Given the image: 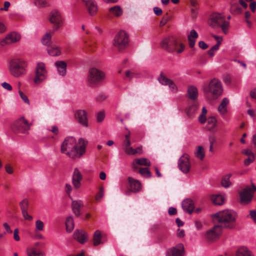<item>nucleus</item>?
Listing matches in <instances>:
<instances>
[{
	"mask_svg": "<svg viewBox=\"0 0 256 256\" xmlns=\"http://www.w3.org/2000/svg\"><path fill=\"white\" fill-rule=\"evenodd\" d=\"M220 42L212 46L210 50L208 51V54L210 56H212L214 55V51L217 50L219 48Z\"/></svg>",
	"mask_w": 256,
	"mask_h": 256,
	"instance_id": "nucleus-46",
	"label": "nucleus"
},
{
	"mask_svg": "<svg viewBox=\"0 0 256 256\" xmlns=\"http://www.w3.org/2000/svg\"><path fill=\"white\" fill-rule=\"evenodd\" d=\"M47 76V72L45 65L43 62L37 64L36 68L35 76L34 78V82L36 84H39L44 81Z\"/></svg>",
	"mask_w": 256,
	"mask_h": 256,
	"instance_id": "nucleus-9",
	"label": "nucleus"
},
{
	"mask_svg": "<svg viewBox=\"0 0 256 256\" xmlns=\"http://www.w3.org/2000/svg\"><path fill=\"white\" fill-rule=\"evenodd\" d=\"M255 156L254 155H252V156H250L248 157V158H246L244 161V164L245 166H248L249 165L251 162H253L254 160Z\"/></svg>",
	"mask_w": 256,
	"mask_h": 256,
	"instance_id": "nucleus-52",
	"label": "nucleus"
},
{
	"mask_svg": "<svg viewBox=\"0 0 256 256\" xmlns=\"http://www.w3.org/2000/svg\"><path fill=\"white\" fill-rule=\"evenodd\" d=\"M106 78L105 73L96 68L90 69L88 75V82L92 86H96L102 84Z\"/></svg>",
	"mask_w": 256,
	"mask_h": 256,
	"instance_id": "nucleus-5",
	"label": "nucleus"
},
{
	"mask_svg": "<svg viewBox=\"0 0 256 256\" xmlns=\"http://www.w3.org/2000/svg\"><path fill=\"white\" fill-rule=\"evenodd\" d=\"M75 118L78 122L82 126H88V116L86 112L84 110H78L75 112Z\"/></svg>",
	"mask_w": 256,
	"mask_h": 256,
	"instance_id": "nucleus-13",
	"label": "nucleus"
},
{
	"mask_svg": "<svg viewBox=\"0 0 256 256\" xmlns=\"http://www.w3.org/2000/svg\"><path fill=\"white\" fill-rule=\"evenodd\" d=\"M242 153L248 156H252V155H254V153L249 149L243 150H242Z\"/></svg>",
	"mask_w": 256,
	"mask_h": 256,
	"instance_id": "nucleus-59",
	"label": "nucleus"
},
{
	"mask_svg": "<svg viewBox=\"0 0 256 256\" xmlns=\"http://www.w3.org/2000/svg\"><path fill=\"white\" fill-rule=\"evenodd\" d=\"M139 172L145 178H150L151 172L147 168H140L139 170Z\"/></svg>",
	"mask_w": 256,
	"mask_h": 256,
	"instance_id": "nucleus-41",
	"label": "nucleus"
},
{
	"mask_svg": "<svg viewBox=\"0 0 256 256\" xmlns=\"http://www.w3.org/2000/svg\"><path fill=\"white\" fill-rule=\"evenodd\" d=\"M19 94L22 98V99L24 101V102L27 104H30V102L28 98L26 95H25L22 91L19 90L18 92Z\"/></svg>",
	"mask_w": 256,
	"mask_h": 256,
	"instance_id": "nucleus-54",
	"label": "nucleus"
},
{
	"mask_svg": "<svg viewBox=\"0 0 256 256\" xmlns=\"http://www.w3.org/2000/svg\"><path fill=\"white\" fill-rule=\"evenodd\" d=\"M172 38H166L162 40L160 42V46L163 49L168 50Z\"/></svg>",
	"mask_w": 256,
	"mask_h": 256,
	"instance_id": "nucleus-40",
	"label": "nucleus"
},
{
	"mask_svg": "<svg viewBox=\"0 0 256 256\" xmlns=\"http://www.w3.org/2000/svg\"><path fill=\"white\" fill-rule=\"evenodd\" d=\"M104 113L102 111H100L98 112L96 116V120L98 122H102L104 118Z\"/></svg>",
	"mask_w": 256,
	"mask_h": 256,
	"instance_id": "nucleus-49",
	"label": "nucleus"
},
{
	"mask_svg": "<svg viewBox=\"0 0 256 256\" xmlns=\"http://www.w3.org/2000/svg\"><path fill=\"white\" fill-rule=\"evenodd\" d=\"M54 32H47L42 38V42L44 45L48 47L51 45L52 36Z\"/></svg>",
	"mask_w": 256,
	"mask_h": 256,
	"instance_id": "nucleus-30",
	"label": "nucleus"
},
{
	"mask_svg": "<svg viewBox=\"0 0 256 256\" xmlns=\"http://www.w3.org/2000/svg\"><path fill=\"white\" fill-rule=\"evenodd\" d=\"M229 103V100L227 98H224L218 108V112L222 114L227 112V106Z\"/></svg>",
	"mask_w": 256,
	"mask_h": 256,
	"instance_id": "nucleus-29",
	"label": "nucleus"
},
{
	"mask_svg": "<svg viewBox=\"0 0 256 256\" xmlns=\"http://www.w3.org/2000/svg\"><path fill=\"white\" fill-rule=\"evenodd\" d=\"M184 46L182 43L179 44L176 39L172 38L167 51L171 52H176L177 53L180 54L184 51Z\"/></svg>",
	"mask_w": 256,
	"mask_h": 256,
	"instance_id": "nucleus-15",
	"label": "nucleus"
},
{
	"mask_svg": "<svg viewBox=\"0 0 256 256\" xmlns=\"http://www.w3.org/2000/svg\"><path fill=\"white\" fill-rule=\"evenodd\" d=\"M104 196V188L103 187H100L98 192L96 196V200H100Z\"/></svg>",
	"mask_w": 256,
	"mask_h": 256,
	"instance_id": "nucleus-55",
	"label": "nucleus"
},
{
	"mask_svg": "<svg viewBox=\"0 0 256 256\" xmlns=\"http://www.w3.org/2000/svg\"><path fill=\"white\" fill-rule=\"evenodd\" d=\"M36 226L37 230H42L44 226V222L40 220H37L36 222Z\"/></svg>",
	"mask_w": 256,
	"mask_h": 256,
	"instance_id": "nucleus-50",
	"label": "nucleus"
},
{
	"mask_svg": "<svg viewBox=\"0 0 256 256\" xmlns=\"http://www.w3.org/2000/svg\"><path fill=\"white\" fill-rule=\"evenodd\" d=\"M21 211L28 210L29 207V203L28 199L23 200L20 204Z\"/></svg>",
	"mask_w": 256,
	"mask_h": 256,
	"instance_id": "nucleus-44",
	"label": "nucleus"
},
{
	"mask_svg": "<svg viewBox=\"0 0 256 256\" xmlns=\"http://www.w3.org/2000/svg\"><path fill=\"white\" fill-rule=\"evenodd\" d=\"M47 52L51 56H58L61 54V48L55 44H51L47 48Z\"/></svg>",
	"mask_w": 256,
	"mask_h": 256,
	"instance_id": "nucleus-26",
	"label": "nucleus"
},
{
	"mask_svg": "<svg viewBox=\"0 0 256 256\" xmlns=\"http://www.w3.org/2000/svg\"><path fill=\"white\" fill-rule=\"evenodd\" d=\"M254 196V193L249 186H246L240 192V203L247 204L250 202Z\"/></svg>",
	"mask_w": 256,
	"mask_h": 256,
	"instance_id": "nucleus-11",
	"label": "nucleus"
},
{
	"mask_svg": "<svg viewBox=\"0 0 256 256\" xmlns=\"http://www.w3.org/2000/svg\"><path fill=\"white\" fill-rule=\"evenodd\" d=\"M222 228L219 224L215 225L206 232L205 235L206 240L212 242L218 238L222 233Z\"/></svg>",
	"mask_w": 256,
	"mask_h": 256,
	"instance_id": "nucleus-12",
	"label": "nucleus"
},
{
	"mask_svg": "<svg viewBox=\"0 0 256 256\" xmlns=\"http://www.w3.org/2000/svg\"><path fill=\"white\" fill-rule=\"evenodd\" d=\"M250 216L253 220L256 222V210H252L250 211Z\"/></svg>",
	"mask_w": 256,
	"mask_h": 256,
	"instance_id": "nucleus-64",
	"label": "nucleus"
},
{
	"mask_svg": "<svg viewBox=\"0 0 256 256\" xmlns=\"http://www.w3.org/2000/svg\"><path fill=\"white\" fill-rule=\"evenodd\" d=\"M214 218L222 228L233 229L236 226L237 214L236 212L231 210H224L219 212L214 215Z\"/></svg>",
	"mask_w": 256,
	"mask_h": 256,
	"instance_id": "nucleus-2",
	"label": "nucleus"
},
{
	"mask_svg": "<svg viewBox=\"0 0 256 256\" xmlns=\"http://www.w3.org/2000/svg\"><path fill=\"white\" fill-rule=\"evenodd\" d=\"M188 94L191 100H194L198 96V90L197 88L193 86H190L188 89Z\"/></svg>",
	"mask_w": 256,
	"mask_h": 256,
	"instance_id": "nucleus-28",
	"label": "nucleus"
},
{
	"mask_svg": "<svg viewBox=\"0 0 256 256\" xmlns=\"http://www.w3.org/2000/svg\"><path fill=\"white\" fill-rule=\"evenodd\" d=\"M86 6L87 8L89 14L91 16H94L96 14L98 8L97 4L95 2L90 3Z\"/></svg>",
	"mask_w": 256,
	"mask_h": 256,
	"instance_id": "nucleus-31",
	"label": "nucleus"
},
{
	"mask_svg": "<svg viewBox=\"0 0 256 256\" xmlns=\"http://www.w3.org/2000/svg\"><path fill=\"white\" fill-rule=\"evenodd\" d=\"M88 144V142L82 138L76 142L74 138L68 137L62 144L61 152L73 159L80 158L85 153Z\"/></svg>",
	"mask_w": 256,
	"mask_h": 256,
	"instance_id": "nucleus-1",
	"label": "nucleus"
},
{
	"mask_svg": "<svg viewBox=\"0 0 256 256\" xmlns=\"http://www.w3.org/2000/svg\"><path fill=\"white\" fill-rule=\"evenodd\" d=\"M27 62L22 59H14L10 61L9 70L14 77L18 78L26 74Z\"/></svg>",
	"mask_w": 256,
	"mask_h": 256,
	"instance_id": "nucleus-3",
	"label": "nucleus"
},
{
	"mask_svg": "<svg viewBox=\"0 0 256 256\" xmlns=\"http://www.w3.org/2000/svg\"><path fill=\"white\" fill-rule=\"evenodd\" d=\"M154 12L156 15L158 16H160L162 14V10L158 7H154L153 8Z\"/></svg>",
	"mask_w": 256,
	"mask_h": 256,
	"instance_id": "nucleus-57",
	"label": "nucleus"
},
{
	"mask_svg": "<svg viewBox=\"0 0 256 256\" xmlns=\"http://www.w3.org/2000/svg\"><path fill=\"white\" fill-rule=\"evenodd\" d=\"M55 66L57 68L58 74L64 76L66 72V64L64 61H57L55 62Z\"/></svg>",
	"mask_w": 256,
	"mask_h": 256,
	"instance_id": "nucleus-25",
	"label": "nucleus"
},
{
	"mask_svg": "<svg viewBox=\"0 0 256 256\" xmlns=\"http://www.w3.org/2000/svg\"><path fill=\"white\" fill-rule=\"evenodd\" d=\"M178 168L184 173H188L190 170V160L188 154H184L178 160Z\"/></svg>",
	"mask_w": 256,
	"mask_h": 256,
	"instance_id": "nucleus-14",
	"label": "nucleus"
},
{
	"mask_svg": "<svg viewBox=\"0 0 256 256\" xmlns=\"http://www.w3.org/2000/svg\"><path fill=\"white\" fill-rule=\"evenodd\" d=\"M129 190L133 192H138L142 190V184L140 182L132 177L128 178Z\"/></svg>",
	"mask_w": 256,
	"mask_h": 256,
	"instance_id": "nucleus-17",
	"label": "nucleus"
},
{
	"mask_svg": "<svg viewBox=\"0 0 256 256\" xmlns=\"http://www.w3.org/2000/svg\"><path fill=\"white\" fill-rule=\"evenodd\" d=\"M183 210L189 213L192 214L194 210V203L190 199H186L182 202Z\"/></svg>",
	"mask_w": 256,
	"mask_h": 256,
	"instance_id": "nucleus-24",
	"label": "nucleus"
},
{
	"mask_svg": "<svg viewBox=\"0 0 256 256\" xmlns=\"http://www.w3.org/2000/svg\"><path fill=\"white\" fill-rule=\"evenodd\" d=\"M212 202L216 205H222L224 202V197L220 194L212 196L211 198Z\"/></svg>",
	"mask_w": 256,
	"mask_h": 256,
	"instance_id": "nucleus-34",
	"label": "nucleus"
},
{
	"mask_svg": "<svg viewBox=\"0 0 256 256\" xmlns=\"http://www.w3.org/2000/svg\"><path fill=\"white\" fill-rule=\"evenodd\" d=\"M74 238L81 244H84L88 238V234L83 230H76L73 234Z\"/></svg>",
	"mask_w": 256,
	"mask_h": 256,
	"instance_id": "nucleus-19",
	"label": "nucleus"
},
{
	"mask_svg": "<svg viewBox=\"0 0 256 256\" xmlns=\"http://www.w3.org/2000/svg\"><path fill=\"white\" fill-rule=\"evenodd\" d=\"M170 18L168 16V13L162 18L161 21L160 22V26H164L169 20Z\"/></svg>",
	"mask_w": 256,
	"mask_h": 256,
	"instance_id": "nucleus-48",
	"label": "nucleus"
},
{
	"mask_svg": "<svg viewBox=\"0 0 256 256\" xmlns=\"http://www.w3.org/2000/svg\"><path fill=\"white\" fill-rule=\"evenodd\" d=\"M5 170L6 172L8 174H12L14 172L12 168L8 164L5 166Z\"/></svg>",
	"mask_w": 256,
	"mask_h": 256,
	"instance_id": "nucleus-56",
	"label": "nucleus"
},
{
	"mask_svg": "<svg viewBox=\"0 0 256 256\" xmlns=\"http://www.w3.org/2000/svg\"><path fill=\"white\" fill-rule=\"evenodd\" d=\"M82 176L80 170L78 168H76L74 170L72 176V182L73 185L76 188H78L80 186V182L81 180H82Z\"/></svg>",
	"mask_w": 256,
	"mask_h": 256,
	"instance_id": "nucleus-22",
	"label": "nucleus"
},
{
	"mask_svg": "<svg viewBox=\"0 0 256 256\" xmlns=\"http://www.w3.org/2000/svg\"><path fill=\"white\" fill-rule=\"evenodd\" d=\"M198 34L194 30H190V34L188 36V44L190 48H194L196 39L198 38Z\"/></svg>",
	"mask_w": 256,
	"mask_h": 256,
	"instance_id": "nucleus-27",
	"label": "nucleus"
},
{
	"mask_svg": "<svg viewBox=\"0 0 256 256\" xmlns=\"http://www.w3.org/2000/svg\"><path fill=\"white\" fill-rule=\"evenodd\" d=\"M250 8L253 12H254L256 9V2L253 1L250 2Z\"/></svg>",
	"mask_w": 256,
	"mask_h": 256,
	"instance_id": "nucleus-63",
	"label": "nucleus"
},
{
	"mask_svg": "<svg viewBox=\"0 0 256 256\" xmlns=\"http://www.w3.org/2000/svg\"><path fill=\"white\" fill-rule=\"evenodd\" d=\"M14 238L16 241H18L20 240V238L18 236V230L16 228L14 232Z\"/></svg>",
	"mask_w": 256,
	"mask_h": 256,
	"instance_id": "nucleus-60",
	"label": "nucleus"
},
{
	"mask_svg": "<svg viewBox=\"0 0 256 256\" xmlns=\"http://www.w3.org/2000/svg\"><path fill=\"white\" fill-rule=\"evenodd\" d=\"M230 10L232 13L234 14H240L242 12L241 8L238 4H234L232 5Z\"/></svg>",
	"mask_w": 256,
	"mask_h": 256,
	"instance_id": "nucleus-45",
	"label": "nucleus"
},
{
	"mask_svg": "<svg viewBox=\"0 0 256 256\" xmlns=\"http://www.w3.org/2000/svg\"><path fill=\"white\" fill-rule=\"evenodd\" d=\"M198 46L202 50H206L208 47V45L204 41H200L198 42Z\"/></svg>",
	"mask_w": 256,
	"mask_h": 256,
	"instance_id": "nucleus-61",
	"label": "nucleus"
},
{
	"mask_svg": "<svg viewBox=\"0 0 256 256\" xmlns=\"http://www.w3.org/2000/svg\"><path fill=\"white\" fill-rule=\"evenodd\" d=\"M129 35L123 30L118 32L113 40V44L119 51L125 49L128 45Z\"/></svg>",
	"mask_w": 256,
	"mask_h": 256,
	"instance_id": "nucleus-7",
	"label": "nucleus"
},
{
	"mask_svg": "<svg viewBox=\"0 0 256 256\" xmlns=\"http://www.w3.org/2000/svg\"><path fill=\"white\" fill-rule=\"evenodd\" d=\"M124 150L125 153L128 155H136L134 148H132L131 146L124 148Z\"/></svg>",
	"mask_w": 256,
	"mask_h": 256,
	"instance_id": "nucleus-51",
	"label": "nucleus"
},
{
	"mask_svg": "<svg viewBox=\"0 0 256 256\" xmlns=\"http://www.w3.org/2000/svg\"><path fill=\"white\" fill-rule=\"evenodd\" d=\"M66 231L70 232H71L74 226V220L72 216H68L66 218Z\"/></svg>",
	"mask_w": 256,
	"mask_h": 256,
	"instance_id": "nucleus-35",
	"label": "nucleus"
},
{
	"mask_svg": "<svg viewBox=\"0 0 256 256\" xmlns=\"http://www.w3.org/2000/svg\"><path fill=\"white\" fill-rule=\"evenodd\" d=\"M30 126L28 120L22 117L14 122L11 124V129L15 134H28Z\"/></svg>",
	"mask_w": 256,
	"mask_h": 256,
	"instance_id": "nucleus-8",
	"label": "nucleus"
},
{
	"mask_svg": "<svg viewBox=\"0 0 256 256\" xmlns=\"http://www.w3.org/2000/svg\"><path fill=\"white\" fill-rule=\"evenodd\" d=\"M208 112L206 107H203L201 114L198 116V121L201 124H204L206 121V115Z\"/></svg>",
	"mask_w": 256,
	"mask_h": 256,
	"instance_id": "nucleus-39",
	"label": "nucleus"
},
{
	"mask_svg": "<svg viewBox=\"0 0 256 256\" xmlns=\"http://www.w3.org/2000/svg\"><path fill=\"white\" fill-rule=\"evenodd\" d=\"M28 256H45L44 252L38 250L37 251L35 248H32L27 250Z\"/></svg>",
	"mask_w": 256,
	"mask_h": 256,
	"instance_id": "nucleus-37",
	"label": "nucleus"
},
{
	"mask_svg": "<svg viewBox=\"0 0 256 256\" xmlns=\"http://www.w3.org/2000/svg\"><path fill=\"white\" fill-rule=\"evenodd\" d=\"M102 235L101 232L99 230H96L93 236V244L94 246H97L102 243Z\"/></svg>",
	"mask_w": 256,
	"mask_h": 256,
	"instance_id": "nucleus-33",
	"label": "nucleus"
},
{
	"mask_svg": "<svg viewBox=\"0 0 256 256\" xmlns=\"http://www.w3.org/2000/svg\"><path fill=\"white\" fill-rule=\"evenodd\" d=\"M70 198L72 199L71 197ZM72 200V212L76 216H78L80 214V209L83 206L82 202L80 200Z\"/></svg>",
	"mask_w": 256,
	"mask_h": 256,
	"instance_id": "nucleus-23",
	"label": "nucleus"
},
{
	"mask_svg": "<svg viewBox=\"0 0 256 256\" xmlns=\"http://www.w3.org/2000/svg\"><path fill=\"white\" fill-rule=\"evenodd\" d=\"M35 4L40 7L48 6L49 4L45 0H35Z\"/></svg>",
	"mask_w": 256,
	"mask_h": 256,
	"instance_id": "nucleus-47",
	"label": "nucleus"
},
{
	"mask_svg": "<svg viewBox=\"0 0 256 256\" xmlns=\"http://www.w3.org/2000/svg\"><path fill=\"white\" fill-rule=\"evenodd\" d=\"M158 80L159 82L162 85H168L172 92H176L177 91V87L174 82L165 76L162 73L160 74Z\"/></svg>",
	"mask_w": 256,
	"mask_h": 256,
	"instance_id": "nucleus-18",
	"label": "nucleus"
},
{
	"mask_svg": "<svg viewBox=\"0 0 256 256\" xmlns=\"http://www.w3.org/2000/svg\"><path fill=\"white\" fill-rule=\"evenodd\" d=\"M208 24L213 28L220 27L224 34H226L229 26V22L226 20L224 16L218 13H214L210 15Z\"/></svg>",
	"mask_w": 256,
	"mask_h": 256,
	"instance_id": "nucleus-6",
	"label": "nucleus"
},
{
	"mask_svg": "<svg viewBox=\"0 0 256 256\" xmlns=\"http://www.w3.org/2000/svg\"><path fill=\"white\" fill-rule=\"evenodd\" d=\"M49 20L54 24L53 31L58 30L62 24V18L60 12L56 10H52L50 14Z\"/></svg>",
	"mask_w": 256,
	"mask_h": 256,
	"instance_id": "nucleus-10",
	"label": "nucleus"
},
{
	"mask_svg": "<svg viewBox=\"0 0 256 256\" xmlns=\"http://www.w3.org/2000/svg\"><path fill=\"white\" fill-rule=\"evenodd\" d=\"M184 246L182 244H177L175 247H174L169 250L167 254L172 256H184Z\"/></svg>",
	"mask_w": 256,
	"mask_h": 256,
	"instance_id": "nucleus-20",
	"label": "nucleus"
},
{
	"mask_svg": "<svg viewBox=\"0 0 256 256\" xmlns=\"http://www.w3.org/2000/svg\"><path fill=\"white\" fill-rule=\"evenodd\" d=\"M196 156L200 158V160H202L205 156L204 148L202 146H198V150L196 154Z\"/></svg>",
	"mask_w": 256,
	"mask_h": 256,
	"instance_id": "nucleus-43",
	"label": "nucleus"
},
{
	"mask_svg": "<svg viewBox=\"0 0 256 256\" xmlns=\"http://www.w3.org/2000/svg\"><path fill=\"white\" fill-rule=\"evenodd\" d=\"M22 215L24 218L26 220L31 221L32 220V216L28 214V210L22 211Z\"/></svg>",
	"mask_w": 256,
	"mask_h": 256,
	"instance_id": "nucleus-53",
	"label": "nucleus"
},
{
	"mask_svg": "<svg viewBox=\"0 0 256 256\" xmlns=\"http://www.w3.org/2000/svg\"><path fill=\"white\" fill-rule=\"evenodd\" d=\"M2 86L4 88L8 90H12V86L6 82H4L2 84Z\"/></svg>",
	"mask_w": 256,
	"mask_h": 256,
	"instance_id": "nucleus-62",
	"label": "nucleus"
},
{
	"mask_svg": "<svg viewBox=\"0 0 256 256\" xmlns=\"http://www.w3.org/2000/svg\"><path fill=\"white\" fill-rule=\"evenodd\" d=\"M109 11L116 16H120L123 12L121 8L118 6H116L110 8Z\"/></svg>",
	"mask_w": 256,
	"mask_h": 256,
	"instance_id": "nucleus-38",
	"label": "nucleus"
},
{
	"mask_svg": "<svg viewBox=\"0 0 256 256\" xmlns=\"http://www.w3.org/2000/svg\"><path fill=\"white\" fill-rule=\"evenodd\" d=\"M131 142L130 139H125L123 142L124 148L130 146Z\"/></svg>",
	"mask_w": 256,
	"mask_h": 256,
	"instance_id": "nucleus-58",
	"label": "nucleus"
},
{
	"mask_svg": "<svg viewBox=\"0 0 256 256\" xmlns=\"http://www.w3.org/2000/svg\"><path fill=\"white\" fill-rule=\"evenodd\" d=\"M206 129L210 132H216L217 126V120L215 116H209L206 120Z\"/></svg>",
	"mask_w": 256,
	"mask_h": 256,
	"instance_id": "nucleus-21",
	"label": "nucleus"
},
{
	"mask_svg": "<svg viewBox=\"0 0 256 256\" xmlns=\"http://www.w3.org/2000/svg\"><path fill=\"white\" fill-rule=\"evenodd\" d=\"M136 162L138 165L150 166V162L146 158H140L136 160Z\"/></svg>",
	"mask_w": 256,
	"mask_h": 256,
	"instance_id": "nucleus-42",
	"label": "nucleus"
},
{
	"mask_svg": "<svg viewBox=\"0 0 256 256\" xmlns=\"http://www.w3.org/2000/svg\"><path fill=\"white\" fill-rule=\"evenodd\" d=\"M203 90L206 95L212 94V99H216L222 92L221 82L216 78H213L208 84H205L203 86Z\"/></svg>",
	"mask_w": 256,
	"mask_h": 256,
	"instance_id": "nucleus-4",
	"label": "nucleus"
},
{
	"mask_svg": "<svg viewBox=\"0 0 256 256\" xmlns=\"http://www.w3.org/2000/svg\"><path fill=\"white\" fill-rule=\"evenodd\" d=\"M21 36L20 34L12 32L8 34L4 39L1 42V44L4 46L10 44L12 43L16 42L20 40Z\"/></svg>",
	"mask_w": 256,
	"mask_h": 256,
	"instance_id": "nucleus-16",
	"label": "nucleus"
},
{
	"mask_svg": "<svg viewBox=\"0 0 256 256\" xmlns=\"http://www.w3.org/2000/svg\"><path fill=\"white\" fill-rule=\"evenodd\" d=\"M236 256H254V255L247 248L242 246L238 250Z\"/></svg>",
	"mask_w": 256,
	"mask_h": 256,
	"instance_id": "nucleus-32",
	"label": "nucleus"
},
{
	"mask_svg": "<svg viewBox=\"0 0 256 256\" xmlns=\"http://www.w3.org/2000/svg\"><path fill=\"white\" fill-rule=\"evenodd\" d=\"M231 176V174H229L222 177L221 180V184L222 186L224 188H228L232 184V182L230 181Z\"/></svg>",
	"mask_w": 256,
	"mask_h": 256,
	"instance_id": "nucleus-36",
	"label": "nucleus"
}]
</instances>
